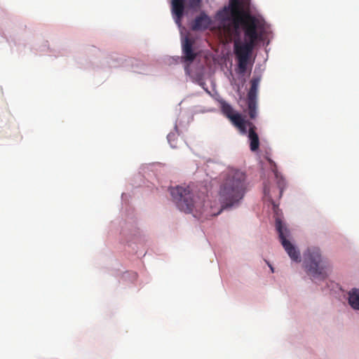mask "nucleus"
I'll list each match as a JSON object with an SVG mask.
<instances>
[{
    "mask_svg": "<svg viewBox=\"0 0 359 359\" xmlns=\"http://www.w3.org/2000/svg\"><path fill=\"white\" fill-rule=\"evenodd\" d=\"M210 24V18L205 13H202L195 18L191 29L194 31L205 30L209 27Z\"/></svg>",
    "mask_w": 359,
    "mask_h": 359,
    "instance_id": "nucleus-11",
    "label": "nucleus"
},
{
    "mask_svg": "<svg viewBox=\"0 0 359 359\" xmlns=\"http://www.w3.org/2000/svg\"><path fill=\"white\" fill-rule=\"evenodd\" d=\"M245 174L238 170H229L221 184L219 200L221 203L218 211H211L212 216L218 215L223 209L238 203L246 191Z\"/></svg>",
    "mask_w": 359,
    "mask_h": 359,
    "instance_id": "nucleus-2",
    "label": "nucleus"
},
{
    "mask_svg": "<svg viewBox=\"0 0 359 359\" xmlns=\"http://www.w3.org/2000/svg\"><path fill=\"white\" fill-rule=\"evenodd\" d=\"M201 0H189V6L191 8H197L201 6Z\"/></svg>",
    "mask_w": 359,
    "mask_h": 359,
    "instance_id": "nucleus-15",
    "label": "nucleus"
},
{
    "mask_svg": "<svg viewBox=\"0 0 359 359\" xmlns=\"http://www.w3.org/2000/svg\"><path fill=\"white\" fill-rule=\"evenodd\" d=\"M220 20L219 29L225 41L229 42L233 36L234 53L238 60V69L240 74H244L253 48L261 36L257 31L259 20L249 11L241 8L240 0H231L217 13Z\"/></svg>",
    "mask_w": 359,
    "mask_h": 359,
    "instance_id": "nucleus-1",
    "label": "nucleus"
},
{
    "mask_svg": "<svg viewBox=\"0 0 359 359\" xmlns=\"http://www.w3.org/2000/svg\"><path fill=\"white\" fill-rule=\"evenodd\" d=\"M276 227L278 233L280 241L290 257L295 262H300L299 252L297 250L294 245L287 239L290 237L289 230L279 219L276 221Z\"/></svg>",
    "mask_w": 359,
    "mask_h": 359,
    "instance_id": "nucleus-5",
    "label": "nucleus"
},
{
    "mask_svg": "<svg viewBox=\"0 0 359 359\" xmlns=\"http://www.w3.org/2000/svg\"><path fill=\"white\" fill-rule=\"evenodd\" d=\"M348 304L355 309L359 310V290L356 288L353 289L348 292Z\"/></svg>",
    "mask_w": 359,
    "mask_h": 359,
    "instance_id": "nucleus-12",
    "label": "nucleus"
},
{
    "mask_svg": "<svg viewBox=\"0 0 359 359\" xmlns=\"http://www.w3.org/2000/svg\"><path fill=\"white\" fill-rule=\"evenodd\" d=\"M249 127L248 138L250 140V148L252 151H256L259 147V139L256 133V126L249 121H246V127Z\"/></svg>",
    "mask_w": 359,
    "mask_h": 359,
    "instance_id": "nucleus-10",
    "label": "nucleus"
},
{
    "mask_svg": "<svg viewBox=\"0 0 359 359\" xmlns=\"http://www.w3.org/2000/svg\"><path fill=\"white\" fill-rule=\"evenodd\" d=\"M221 109L223 114L227 117L232 124L236 126L242 134L246 133V121L241 114L236 112L233 108L227 102L221 103Z\"/></svg>",
    "mask_w": 359,
    "mask_h": 359,
    "instance_id": "nucleus-6",
    "label": "nucleus"
},
{
    "mask_svg": "<svg viewBox=\"0 0 359 359\" xmlns=\"http://www.w3.org/2000/svg\"><path fill=\"white\" fill-rule=\"evenodd\" d=\"M194 41L186 36L182 42V60L186 63L184 70L187 74H189V66L194 62L197 56V53L194 52L193 49V45Z\"/></svg>",
    "mask_w": 359,
    "mask_h": 359,
    "instance_id": "nucleus-8",
    "label": "nucleus"
},
{
    "mask_svg": "<svg viewBox=\"0 0 359 359\" xmlns=\"http://www.w3.org/2000/svg\"><path fill=\"white\" fill-rule=\"evenodd\" d=\"M304 265L313 280H324L330 269L329 260L322 257L320 250L317 247L309 248L304 252Z\"/></svg>",
    "mask_w": 359,
    "mask_h": 359,
    "instance_id": "nucleus-3",
    "label": "nucleus"
},
{
    "mask_svg": "<svg viewBox=\"0 0 359 359\" xmlns=\"http://www.w3.org/2000/svg\"><path fill=\"white\" fill-rule=\"evenodd\" d=\"M231 0L229 1V2ZM241 8L244 11H249L250 0H240Z\"/></svg>",
    "mask_w": 359,
    "mask_h": 359,
    "instance_id": "nucleus-14",
    "label": "nucleus"
},
{
    "mask_svg": "<svg viewBox=\"0 0 359 359\" xmlns=\"http://www.w3.org/2000/svg\"><path fill=\"white\" fill-rule=\"evenodd\" d=\"M185 0H171V13L178 27L182 25V20L184 12Z\"/></svg>",
    "mask_w": 359,
    "mask_h": 359,
    "instance_id": "nucleus-9",
    "label": "nucleus"
},
{
    "mask_svg": "<svg viewBox=\"0 0 359 359\" xmlns=\"http://www.w3.org/2000/svg\"><path fill=\"white\" fill-rule=\"evenodd\" d=\"M259 78H253L250 81V88L247 95V105L249 116L255 119L257 115V92Z\"/></svg>",
    "mask_w": 359,
    "mask_h": 359,
    "instance_id": "nucleus-7",
    "label": "nucleus"
},
{
    "mask_svg": "<svg viewBox=\"0 0 359 359\" xmlns=\"http://www.w3.org/2000/svg\"><path fill=\"white\" fill-rule=\"evenodd\" d=\"M269 161L271 162V163L272 165V168H271L272 171L273 172L276 179L278 180V185L280 189V194H282L283 188L285 185V180L282 176H280V174L278 173V172L277 170V167H276V164L271 160H269Z\"/></svg>",
    "mask_w": 359,
    "mask_h": 359,
    "instance_id": "nucleus-13",
    "label": "nucleus"
},
{
    "mask_svg": "<svg viewBox=\"0 0 359 359\" xmlns=\"http://www.w3.org/2000/svg\"><path fill=\"white\" fill-rule=\"evenodd\" d=\"M270 268H271V271H273V269L271 266H270Z\"/></svg>",
    "mask_w": 359,
    "mask_h": 359,
    "instance_id": "nucleus-16",
    "label": "nucleus"
},
{
    "mask_svg": "<svg viewBox=\"0 0 359 359\" xmlns=\"http://www.w3.org/2000/svg\"><path fill=\"white\" fill-rule=\"evenodd\" d=\"M170 194L180 210L187 213L192 212L194 210L200 213L204 212L203 208L205 203L204 194L195 198L191 194L189 187L177 186L170 189Z\"/></svg>",
    "mask_w": 359,
    "mask_h": 359,
    "instance_id": "nucleus-4",
    "label": "nucleus"
}]
</instances>
